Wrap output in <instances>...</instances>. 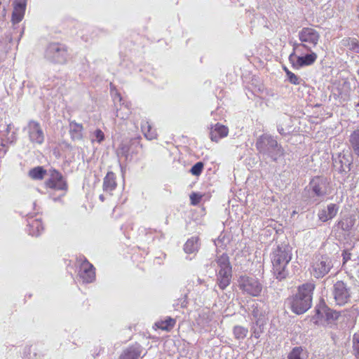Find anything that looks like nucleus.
Returning <instances> with one entry per match:
<instances>
[{
    "label": "nucleus",
    "mask_w": 359,
    "mask_h": 359,
    "mask_svg": "<svg viewBox=\"0 0 359 359\" xmlns=\"http://www.w3.org/2000/svg\"><path fill=\"white\" fill-rule=\"evenodd\" d=\"M316 317L318 320H326L327 321L337 320L339 313L329 309L324 303L320 304L316 308Z\"/></svg>",
    "instance_id": "nucleus-15"
},
{
    "label": "nucleus",
    "mask_w": 359,
    "mask_h": 359,
    "mask_svg": "<svg viewBox=\"0 0 359 359\" xmlns=\"http://www.w3.org/2000/svg\"><path fill=\"white\" fill-rule=\"evenodd\" d=\"M238 287L243 292L253 297L259 296L262 290V286L257 278L247 276L239 278Z\"/></svg>",
    "instance_id": "nucleus-10"
},
{
    "label": "nucleus",
    "mask_w": 359,
    "mask_h": 359,
    "mask_svg": "<svg viewBox=\"0 0 359 359\" xmlns=\"http://www.w3.org/2000/svg\"><path fill=\"white\" fill-rule=\"evenodd\" d=\"M218 269L217 270V283L219 287L224 290L229 285L232 277V268L229 258L226 254H222L216 259Z\"/></svg>",
    "instance_id": "nucleus-6"
},
{
    "label": "nucleus",
    "mask_w": 359,
    "mask_h": 359,
    "mask_svg": "<svg viewBox=\"0 0 359 359\" xmlns=\"http://www.w3.org/2000/svg\"><path fill=\"white\" fill-rule=\"evenodd\" d=\"M355 224V220L351 217H346L338 222L337 226L343 231H350Z\"/></svg>",
    "instance_id": "nucleus-33"
},
{
    "label": "nucleus",
    "mask_w": 359,
    "mask_h": 359,
    "mask_svg": "<svg viewBox=\"0 0 359 359\" xmlns=\"http://www.w3.org/2000/svg\"><path fill=\"white\" fill-rule=\"evenodd\" d=\"M116 187L117 183L115 174L111 171L108 172L103 179V191L111 195V192L116 189Z\"/></svg>",
    "instance_id": "nucleus-20"
},
{
    "label": "nucleus",
    "mask_w": 359,
    "mask_h": 359,
    "mask_svg": "<svg viewBox=\"0 0 359 359\" xmlns=\"http://www.w3.org/2000/svg\"><path fill=\"white\" fill-rule=\"evenodd\" d=\"M277 129H278V133H279L280 135H285V134L286 133L285 132L284 128H283L281 126H280V125H278V126H277Z\"/></svg>",
    "instance_id": "nucleus-43"
},
{
    "label": "nucleus",
    "mask_w": 359,
    "mask_h": 359,
    "mask_svg": "<svg viewBox=\"0 0 359 359\" xmlns=\"http://www.w3.org/2000/svg\"><path fill=\"white\" fill-rule=\"evenodd\" d=\"M99 198H100V200L101 201H102V202H103V201H104V195H103V194L100 195Z\"/></svg>",
    "instance_id": "nucleus-45"
},
{
    "label": "nucleus",
    "mask_w": 359,
    "mask_h": 359,
    "mask_svg": "<svg viewBox=\"0 0 359 359\" xmlns=\"http://www.w3.org/2000/svg\"><path fill=\"white\" fill-rule=\"evenodd\" d=\"M97 141L100 143L104 138V133L100 129H97L94 133Z\"/></svg>",
    "instance_id": "nucleus-41"
},
{
    "label": "nucleus",
    "mask_w": 359,
    "mask_h": 359,
    "mask_svg": "<svg viewBox=\"0 0 359 359\" xmlns=\"http://www.w3.org/2000/svg\"><path fill=\"white\" fill-rule=\"evenodd\" d=\"M27 231L32 236H39L43 231V226L40 219H31L28 221Z\"/></svg>",
    "instance_id": "nucleus-23"
},
{
    "label": "nucleus",
    "mask_w": 359,
    "mask_h": 359,
    "mask_svg": "<svg viewBox=\"0 0 359 359\" xmlns=\"http://www.w3.org/2000/svg\"><path fill=\"white\" fill-rule=\"evenodd\" d=\"M353 349L355 356L359 358V331L353 336Z\"/></svg>",
    "instance_id": "nucleus-38"
},
{
    "label": "nucleus",
    "mask_w": 359,
    "mask_h": 359,
    "mask_svg": "<svg viewBox=\"0 0 359 359\" xmlns=\"http://www.w3.org/2000/svg\"><path fill=\"white\" fill-rule=\"evenodd\" d=\"M294 51L290 55L289 60L293 68L299 69L302 67L313 65L317 60L318 55L313 50L308 51L309 53L305 55L297 56Z\"/></svg>",
    "instance_id": "nucleus-11"
},
{
    "label": "nucleus",
    "mask_w": 359,
    "mask_h": 359,
    "mask_svg": "<svg viewBox=\"0 0 359 359\" xmlns=\"http://www.w3.org/2000/svg\"><path fill=\"white\" fill-rule=\"evenodd\" d=\"M49 172L50 178L46 181V187L55 190L67 191V184L62 175L55 169Z\"/></svg>",
    "instance_id": "nucleus-13"
},
{
    "label": "nucleus",
    "mask_w": 359,
    "mask_h": 359,
    "mask_svg": "<svg viewBox=\"0 0 359 359\" xmlns=\"http://www.w3.org/2000/svg\"><path fill=\"white\" fill-rule=\"evenodd\" d=\"M341 46L350 51L359 53V41L355 38L346 37L341 40Z\"/></svg>",
    "instance_id": "nucleus-26"
},
{
    "label": "nucleus",
    "mask_w": 359,
    "mask_h": 359,
    "mask_svg": "<svg viewBox=\"0 0 359 359\" xmlns=\"http://www.w3.org/2000/svg\"><path fill=\"white\" fill-rule=\"evenodd\" d=\"M255 146L261 154L270 158L273 161H276L283 154L281 146L273 136L269 134L260 135L256 141Z\"/></svg>",
    "instance_id": "nucleus-4"
},
{
    "label": "nucleus",
    "mask_w": 359,
    "mask_h": 359,
    "mask_svg": "<svg viewBox=\"0 0 359 359\" xmlns=\"http://www.w3.org/2000/svg\"><path fill=\"white\" fill-rule=\"evenodd\" d=\"M248 332V330L244 327L236 325L233 327V333L234 335V337L238 339H243Z\"/></svg>",
    "instance_id": "nucleus-34"
},
{
    "label": "nucleus",
    "mask_w": 359,
    "mask_h": 359,
    "mask_svg": "<svg viewBox=\"0 0 359 359\" xmlns=\"http://www.w3.org/2000/svg\"><path fill=\"white\" fill-rule=\"evenodd\" d=\"M81 262L79 275L85 283H92L95 278V268L86 257H80Z\"/></svg>",
    "instance_id": "nucleus-14"
},
{
    "label": "nucleus",
    "mask_w": 359,
    "mask_h": 359,
    "mask_svg": "<svg viewBox=\"0 0 359 359\" xmlns=\"http://www.w3.org/2000/svg\"><path fill=\"white\" fill-rule=\"evenodd\" d=\"M334 167L340 172L350 170L351 162L345 155L339 154L337 158H333Z\"/></svg>",
    "instance_id": "nucleus-21"
},
{
    "label": "nucleus",
    "mask_w": 359,
    "mask_h": 359,
    "mask_svg": "<svg viewBox=\"0 0 359 359\" xmlns=\"http://www.w3.org/2000/svg\"><path fill=\"white\" fill-rule=\"evenodd\" d=\"M329 194L330 182L323 176L313 177L304 189L305 196L313 203H320Z\"/></svg>",
    "instance_id": "nucleus-3"
},
{
    "label": "nucleus",
    "mask_w": 359,
    "mask_h": 359,
    "mask_svg": "<svg viewBox=\"0 0 359 359\" xmlns=\"http://www.w3.org/2000/svg\"><path fill=\"white\" fill-rule=\"evenodd\" d=\"M83 127L82 124L76 123L75 121L69 122V134L73 141L81 140L83 137Z\"/></svg>",
    "instance_id": "nucleus-22"
},
{
    "label": "nucleus",
    "mask_w": 359,
    "mask_h": 359,
    "mask_svg": "<svg viewBox=\"0 0 359 359\" xmlns=\"http://www.w3.org/2000/svg\"><path fill=\"white\" fill-rule=\"evenodd\" d=\"M201 195L197 194V193H192L190 195V200L192 205H196L198 204L201 200Z\"/></svg>",
    "instance_id": "nucleus-40"
},
{
    "label": "nucleus",
    "mask_w": 359,
    "mask_h": 359,
    "mask_svg": "<svg viewBox=\"0 0 359 359\" xmlns=\"http://www.w3.org/2000/svg\"><path fill=\"white\" fill-rule=\"evenodd\" d=\"M314 288L315 285L311 283L299 287L297 293L290 299V308L294 313L302 314L311 308Z\"/></svg>",
    "instance_id": "nucleus-2"
},
{
    "label": "nucleus",
    "mask_w": 359,
    "mask_h": 359,
    "mask_svg": "<svg viewBox=\"0 0 359 359\" xmlns=\"http://www.w3.org/2000/svg\"><path fill=\"white\" fill-rule=\"evenodd\" d=\"M332 294L337 305L344 306L351 300V287L342 280H338L334 284Z\"/></svg>",
    "instance_id": "nucleus-9"
},
{
    "label": "nucleus",
    "mask_w": 359,
    "mask_h": 359,
    "mask_svg": "<svg viewBox=\"0 0 359 359\" xmlns=\"http://www.w3.org/2000/svg\"><path fill=\"white\" fill-rule=\"evenodd\" d=\"M26 9V3L22 1L13 3V11L12 13V22L14 24L20 22L24 18Z\"/></svg>",
    "instance_id": "nucleus-18"
},
{
    "label": "nucleus",
    "mask_w": 359,
    "mask_h": 359,
    "mask_svg": "<svg viewBox=\"0 0 359 359\" xmlns=\"http://www.w3.org/2000/svg\"><path fill=\"white\" fill-rule=\"evenodd\" d=\"M45 57L50 62L64 64L67 59V47L60 43H50L46 50Z\"/></svg>",
    "instance_id": "nucleus-8"
},
{
    "label": "nucleus",
    "mask_w": 359,
    "mask_h": 359,
    "mask_svg": "<svg viewBox=\"0 0 359 359\" xmlns=\"http://www.w3.org/2000/svg\"><path fill=\"white\" fill-rule=\"evenodd\" d=\"M358 74H359V69L358 70Z\"/></svg>",
    "instance_id": "nucleus-49"
},
{
    "label": "nucleus",
    "mask_w": 359,
    "mask_h": 359,
    "mask_svg": "<svg viewBox=\"0 0 359 359\" xmlns=\"http://www.w3.org/2000/svg\"><path fill=\"white\" fill-rule=\"evenodd\" d=\"M349 142L353 153L359 157V126L351 133Z\"/></svg>",
    "instance_id": "nucleus-28"
},
{
    "label": "nucleus",
    "mask_w": 359,
    "mask_h": 359,
    "mask_svg": "<svg viewBox=\"0 0 359 359\" xmlns=\"http://www.w3.org/2000/svg\"><path fill=\"white\" fill-rule=\"evenodd\" d=\"M292 259V248L288 245H278L271 255L273 272L276 279L281 280L288 276L287 264Z\"/></svg>",
    "instance_id": "nucleus-1"
},
{
    "label": "nucleus",
    "mask_w": 359,
    "mask_h": 359,
    "mask_svg": "<svg viewBox=\"0 0 359 359\" xmlns=\"http://www.w3.org/2000/svg\"><path fill=\"white\" fill-rule=\"evenodd\" d=\"M180 302H181V307H185L187 306V300H186V298H184L182 299H180Z\"/></svg>",
    "instance_id": "nucleus-44"
},
{
    "label": "nucleus",
    "mask_w": 359,
    "mask_h": 359,
    "mask_svg": "<svg viewBox=\"0 0 359 359\" xmlns=\"http://www.w3.org/2000/svg\"><path fill=\"white\" fill-rule=\"evenodd\" d=\"M344 262H346L348 260L351 259V253L347 252H344L342 254Z\"/></svg>",
    "instance_id": "nucleus-42"
},
{
    "label": "nucleus",
    "mask_w": 359,
    "mask_h": 359,
    "mask_svg": "<svg viewBox=\"0 0 359 359\" xmlns=\"http://www.w3.org/2000/svg\"><path fill=\"white\" fill-rule=\"evenodd\" d=\"M25 130H27L29 140L32 144H42L43 143L45 135L39 122L29 121Z\"/></svg>",
    "instance_id": "nucleus-12"
},
{
    "label": "nucleus",
    "mask_w": 359,
    "mask_h": 359,
    "mask_svg": "<svg viewBox=\"0 0 359 359\" xmlns=\"http://www.w3.org/2000/svg\"><path fill=\"white\" fill-rule=\"evenodd\" d=\"M5 11V6H3V11Z\"/></svg>",
    "instance_id": "nucleus-48"
},
{
    "label": "nucleus",
    "mask_w": 359,
    "mask_h": 359,
    "mask_svg": "<svg viewBox=\"0 0 359 359\" xmlns=\"http://www.w3.org/2000/svg\"><path fill=\"white\" fill-rule=\"evenodd\" d=\"M129 146L127 144H121L116 151L118 156L123 157L126 161H128L129 157Z\"/></svg>",
    "instance_id": "nucleus-37"
},
{
    "label": "nucleus",
    "mask_w": 359,
    "mask_h": 359,
    "mask_svg": "<svg viewBox=\"0 0 359 359\" xmlns=\"http://www.w3.org/2000/svg\"><path fill=\"white\" fill-rule=\"evenodd\" d=\"M262 302L256 300H253L249 310L250 311L252 315L255 318L262 319V316H263V309L261 306Z\"/></svg>",
    "instance_id": "nucleus-30"
},
{
    "label": "nucleus",
    "mask_w": 359,
    "mask_h": 359,
    "mask_svg": "<svg viewBox=\"0 0 359 359\" xmlns=\"http://www.w3.org/2000/svg\"><path fill=\"white\" fill-rule=\"evenodd\" d=\"M204 164L202 162H197L196 164H194L190 172L193 175L198 176L201 174L203 170Z\"/></svg>",
    "instance_id": "nucleus-39"
},
{
    "label": "nucleus",
    "mask_w": 359,
    "mask_h": 359,
    "mask_svg": "<svg viewBox=\"0 0 359 359\" xmlns=\"http://www.w3.org/2000/svg\"><path fill=\"white\" fill-rule=\"evenodd\" d=\"M228 133V128L217 123L211 127L210 137L212 141L217 142L220 139L226 137Z\"/></svg>",
    "instance_id": "nucleus-17"
},
{
    "label": "nucleus",
    "mask_w": 359,
    "mask_h": 359,
    "mask_svg": "<svg viewBox=\"0 0 359 359\" xmlns=\"http://www.w3.org/2000/svg\"><path fill=\"white\" fill-rule=\"evenodd\" d=\"M264 321L262 319H257L253 325L252 326V337L258 339L261 334L264 332Z\"/></svg>",
    "instance_id": "nucleus-32"
},
{
    "label": "nucleus",
    "mask_w": 359,
    "mask_h": 359,
    "mask_svg": "<svg viewBox=\"0 0 359 359\" xmlns=\"http://www.w3.org/2000/svg\"><path fill=\"white\" fill-rule=\"evenodd\" d=\"M287 79L294 85H303L304 83V81L302 78L290 71L287 72Z\"/></svg>",
    "instance_id": "nucleus-36"
},
{
    "label": "nucleus",
    "mask_w": 359,
    "mask_h": 359,
    "mask_svg": "<svg viewBox=\"0 0 359 359\" xmlns=\"http://www.w3.org/2000/svg\"><path fill=\"white\" fill-rule=\"evenodd\" d=\"M175 324V320L172 318H168L164 321L157 323L156 325L161 330H169L172 329Z\"/></svg>",
    "instance_id": "nucleus-35"
},
{
    "label": "nucleus",
    "mask_w": 359,
    "mask_h": 359,
    "mask_svg": "<svg viewBox=\"0 0 359 359\" xmlns=\"http://www.w3.org/2000/svg\"><path fill=\"white\" fill-rule=\"evenodd\" d=\"M142 352V347L140 344L133 345L123 351L119 359H138Z\"/></svg>",
    "instance_id": "nucleus-19"
},
{
    "label": "nucleus",
    "mask_w": 359,
    "mask_h": 359,
    "mask_svg": "<svg viewBox=\"0 0 359 359\" xmlns=\"http://www.w3.org/2000/svg\"><path fill=\"white\" fill-rule=\"evenodd\" d=\"M198 238L197 237H191L186 242L184 250L186 253L191 254L198 251Z\"/></svg>",
    "instance_id": "nucleus-29"
},
{
    "label": "nucleus",
    "mask_w": 359,
    "mask_h": 359,
    "mask_svg": "<svg viewBox=\"0 0 359 359\" xmlns=\"http://www.w3.org/2000/svg\"><path fill=\"white\" fill-rule=\"evenodd\" d=\"M46 173V170L43 167L38 166L31 169L28 175L33 180H41L43 179Z\"/></svg>",
    "instance_id": "nucleus-31"
},
{
    "label": "nucleus",
    "mask_w": 359,
    "mask_h": 359,
    "mask_svg": "<svg viewBox=\"0 0 359 359\" xmlns=\"http://www.w3.org/2000/svg\"><path fill=\"white\" fill-rule=\"evenodd\" d=\"M333 267L332 259L327 255H317L312 261L311 273L316 278L327 275Z\"/></svg>",
    "instance_id": "nucleus-7"
},
{
    "label": "nucleus",
    "mask_w": 359,
    "mask_h": 359,
    "mask_svg": "<svg viewBox=\"0 0 359 359\" xmlns=\"http://www.w3.org/2000/svg\"><path fill=\"white\" fill-rule=\"evenodd\" d=\"M284 71H285V74H287V72L290 71V70L287 67H284Z\"/></svg>",
    "instance_id": "nucleus-46"
},
{
    "label": "nucleus",
    "mask_w": 359,
    "mask_h": 359,
    "mask_svg": "<svg viewBox=\"0 0 359 359\" xmlns=\"http://www.w3.org/2000/svg\"><path fill=\"white\" fill-rule=\"evenodd\" d=\"M116 101H118L119 102H121V105L126 109V111L124 113L121 112L122 108L117 109L116 116L121 117V118H122V119L128 118L129 116V114H130V104L125 103V102L123 100V99L119 93H116L114 97V102H116Z\"/></svg>",
    "instance_id": "nucleus-24"
},
{
    "label": "nucleus",
    "mask_w": 359,
    "mask_h": 359,
    "mask_svg": "<svg viewBox=\"0 0 359 359\" xmlns=\"http://www.w3.org/2000/svg\"><path fill=\"white\" fill-rule=\"evenodd\" d=\"M339 210V206L334 203H330L327 205V208H323L318 211V217L319 219L325 222L334 218Z\"/></svg>",
    "instance_id": "nucleus-16"
},
{
    "label": "nucleus",
    "mask_w": 359,
    "mask_h": 359,
    "mask_svg": "<svg viewBox=\"0 0 359 359\" xmlns=\"http://www.w3.org/2000/svg\"><path fill=\"white\" fill-rule=\"evenodd\" d=\"M10 126H11L10 125H8V126H7V129H6V130H7V131H8H8L10 130V129H11Z\"/></svg>",
    "instance_id": "nucleus-47"
},
{
    "label": "nucleus",
    "mask_w": 359,
    "mask_h": 359,
    "mask_svg": "<svg viewBox=\"0 0 359 359\" xmlns=\"http://www.w3.org/2000/svg\"><path fill=\"white\" fill-rule=\"evenodd\" d=\"M298 38L299 42L292 43L293 50L302 53L304 49L306 51L313 50L319 43L320 36L317 30L304 27L299 32Z\"/></svg>",
    "instance_id": "nucleus-5"
},
{
    "label": "nucleus",
    "mask_w": 359,
    "mask_h": 359,
    "mask_svg": "<svg viewBox=\"0 0 359 359\" xmlns=\"http://www.w3.org/2000/svg\"><path fill=\"white\" fill-rule=\"evenodd\" d=\"M307 358L308 351L302 346L292 348L287 355V359H306Z\"/></svg>",
    "instance_id": "nucleus-25"
},
{
    "label": "nucleus",
    "mask_w": 359,
    "mask_h": 359,
    "mask_svg": "<svg viewBox=\"0 0 359 359\" xmlns=\"http://www.w3.org/2000/svg\"><path fill=\"white\" fill-rule=\"evenodd\" d=\"M141 129L144 137L149 140H154L157 137V133L148 121H143L141 124Z\"/></svg>",
    "instance_id": "nucleus-27"
}]
</instances>
